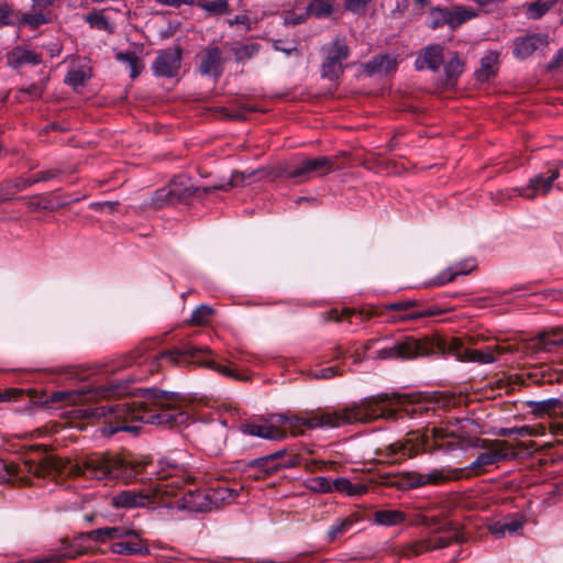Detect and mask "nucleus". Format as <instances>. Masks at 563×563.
<instances>
[{
	"label": "nucleus",
	"instance_id": "nucleus-58",
	"mask_svg": "<svg viewBox=\"0 0 563 563\" xmlns=\"http://www.w3.org/2000/svg\"><path fill=\"white\" fill-rule=\"evenodd\" d=\"M484 13H493L500 7L499 0H473Z\"/></svg>",
	"mask_w": 563,
	"mask_h": 563
},
{
	"label": "nucleus",
	"instance_id": "nucleus-57",
	"mask_svg": "<svg viewBox=\"0 0 563 563\" xmlns=\"http://www.w3.org/2000/svg\"><path fill=\"white\" fill-rule=\"evenodd\" d=\"M43 92H44V86L38 82H33V84L29 85L27 87L21 88L19 90L20 95L27 96L31 99L41 98Z\"/></svg>",
	"mask_w": 563,
	"mask_h": 563
},
{
	"label": "nucleus",
	"instance_id": "nucleus-64",
	"mask_svg": "<svg viewBox=\"0 0 563 563\" xmlns=\"http://www.w3.org/2000/svg\"><path fill=\"white\" fill-rule=\"evenodd\" d=\"M563 66V47L558 51L553 58L549 62L548 68L550 70L556 69Z\"/></svg>",
	"mask_w": 563,
	"mask_h": 563
},
{
	"label": "nucleus",
	"instance_id": "nucleus-53",
	"mask_svg": "<svg viewBox=\"0 0 563 563\" xmlns=\"http://www.w3.org/2000/svg\"><path fill=\"white\" fill-rule=\"evenodd\" d=\"M201 364L208 368H211V369L220 373L221 375H223L225 377L239 378V375L233 369H231L227 365H222V364L218 363L214 360H207V361L201 362Z\"/></svg>",
	"mask_w": 563,
	"mask_h": 563
},
{
	"label": "nucleus",
	"instance_id": "nucleus-26",
	"mask_svg": "<svg viewBox=\"0 0 563 563\" xmlns=\"http://www.w3.org/2000/svg\"><path fill=\"white\" fill-rule=\"evenodd\" d=\"M526 519L520 514H511L500 520L489 525V532L498 538L504 537L507 532L515 534L523 529Z\"/></svg>",
	"mask_w": 563,
	"mask_h": 563
},
{
	"label": "nucleus",
	"instance_id": "nucleus-47",
	"mask_svg": "<svg viewBox=\"0 0 563 563\" xmlns=\"http://www.w3.org/2000/svg\"><path fill=\"white\" fill-rule=\"evenodd\" d=\"M213 313V308L208 305H200L191 312L189 323L191 325H203L209 321Z\"/></svg>",
	"mask_w": 563,
	"mask_h": 563
},
{
	"label": "nucleus",
	"instance_id": "nucleus-59",
	"mask_svg": "<svg viewBox=\"0 0 563 563\" xmlns=\"http://www.w3.org/2000/svg\"><path fill=\"white\" fill-rule=\"evenodd\" d=\"M60 174L59 169H47L38 172L34 175L36 183L41 181H49L52 179H55Z\"/></svg>",
	"mask_w": 563,
	"mask_h": 563
},
{
	"label": "nucleus",
	"instance_id": "nucleus-2",
	"mask_svg": "<svg viewBox=\"0 0 563 563\" xmlns=\"http://www.w3.org/2000/svg\"><path fill=\"white\" fill-rule=\"evenodd\" d=\"M426 409L421 404H413L407 397L399 395L379 394L365 397L358 402H353L342 409L325 412H306L305 415L286 413L287 427L294 429L306 426L316 428H340L353 423H368L383 419L398 421L405 417L413 418L416 413Z\"/></svg>",
	"mask_w": 563,
	"mask_h": 563
},
{
	"label": "nucleus",
	"instance_id": "nucleus-18",
	"mask_svg": "<svg viewBox=\"0 0 563 563\" xmlns=\"http://www.w3.org/2000/svg\"><path fill=\"white\" fill-rule=\"evenodd\" d=\"M183 51L180 47L161 49L152 64L154 76L173 78L178 75L181 67Z\"/></svg>",
	"mask_w": 563,
	"mask_h": 563
},
{
	"label": "nucleus",
	"instance_id": "nucleus-28",
	"mask_svg": "<svg viewBox=\"0 0 563 563\" xmlns=\"http://www.w3.org/2000/svg\"><path fill=\"white\" fill-rule=\"evenodd\" d=\"M228 434L224 424L210 426L202 434V442L212 454H218L225 444Z\"/></svg>",
	"mask_w": 563,
	"mask_h": 563
},
{
	"label": "nucleus",
	"instance_id": "nucleus-27",
	"mask_svg": "<svg viewBox=\"0 0 563 563\" xmlns=\"http://www.w3.org/2000/svg\"><path fill=\"white\" fill-rule=\"evenodd\" d=\"M476 267L474 260H465L463 262L457 263L454 266L448 267L442 271L440 274L434 276L429 285L430 286H443L448 283L453 282L457 276L467 275Z\"/></svg>",
	"mask_w": 563,
	"mask_h": 563
},
{
	"label": "nucleus",
	"instance_id": "nucleus-22",
	"mask_svg": "<svg viewBox=\"0 0 563 563\" xmlns=\"http://www.w3.org/2000/svg\"><path fill=\"white\" fill-rule=\"evenodd\" d=\"M549 45V35L544 33H533L516 37L514 42L512 54L519 59H526L537 49Z\"/></svg>",
	"mask_w": 563,
	"mask_h": 563
},
{
	"label": "nucleus",
	"instance_id": "nucleus-45",
	"mask_svg": "<svg viewBox=\"0 0 563 563\" xmlns=\"http://www.w3.org/2000/svg\"><path fill=\"white\" fill-rule=\"evenodd\" d=\"M261 45L256 42L246 43L233 48L234 58L236 63H243L253 58L260 52Z\"/></svg>",
	"mask_w": 563,
	"mask_h": 563
},
{
	"label": "nucleus",
	"instance_id": "nucleus-32",
	"mask_svg": "<svg viewBox=\"0 0 563 563\" xmlns=\"http://www.w3.org/2000/svg\"><path fill=\"white\" fill-rule=\"evenodd\" d=\"M211 510L233 500L238 494L234 489L224 486L207 488Z\"/></svg>",
	"mask_w": 563,
	"mask_h": 563
},
{
	"label": "nucleus",
	"instance_id": "nucleus-29",
	"mask_svg": "<svg viewBox=\"0 0 563 563\" xmlns=\"http://www.w3.org/2000/svg\"><path fill=\"white\" fill-rule=\"evenodd\" d=\"M444 79L448 87H454L465 70V63L457 52H451L450 58L443 63Z\"/></svg>",
	"mask_w": 563,
	"mask_h": 563
},
{
	"label": "nucleus",
	"instance_id": "nucleus-36",
	"mask_svg": "<svg viewBox=\"0 0 563 563\" xmlns=\"http://www.w3.org/2000/svg\"><path fill=\"white\" fill-rule=\"evenodd\" d=\"M405 520V514L399 510H377L374 512V522L379 526L393 527Z\"/></svg>",
	"mask_w": 563,
	"mask_h": 563
},
{
	"label": "nucleus",
	"instance_id": "nucleus-48",
	"mask_svg": "<svg viewBox=\"0 0 563 563\" xmlns=\"http://www.w3.org/2000/svg\"><path fill=\"white\" fill-rule=\"evenodd\" d=\"M283 455L277 460H274L276 472L280 468H291L300 463L301 457L292 451L278 450Z\"/></svg>",
	"mask_w": 563,
	"mask_h": 563
},
{
	"label": "nucleus",
	"instance_id": "nucleus-21",
	"mask_svg": "<svg viewBox=\"0 0 563 563\" xmlns=\"http://www.w3.org/2000/svg\"><path fill=\"white\" fill-rule=\"evenodd\" d=\"M223 64L222 49L218 46L209 45L200 56L197 69L200 75L219 80L223 74Z\"/></svg>",
	"mask_w": 563,
	"mask_h": 563
},
{
	"label": "nucleus",
	"instance_id": "nucleus-56",
	"mask_svg": "<svg viewBox=\"0 0 563 563\" xmlns=\"http://www.w3.org/2000/svg\"><path fill=\"white\" fill-rule=\"evenodd\" d=\"M373 0H344L345 10L354 14H363Z\"/></svg>",
	"mask_w": 563,
	"mask_h": 563
},
{
	"label": "nucleus",
	"instance_id": "nucleus-35",
	"mask_svg": "<svg viewBox=\"0 0 563 563\" xmlns=\"http://www.w3.org/2000/svg\"><path fill=\"white\" fill-rule=\"evenodd\" d=\"M476 16L477 13L474 10L461 5H455L453 9H450L449 27L451 30H455L466 21Z\"/></svg>",
	"mask_w": 563,
	"mask_h": 563
},
{
	"label": "nucleus",
	"instance_id": "nucleus-37",
	"mask_svg": "<svg viewBox=\"0 0 563 563\" xmlns=\"http://www.w3.org/2000/svg\"><path fill=\"white\" fill-rule=\"evenodd\" d=\"M333 13V5L329 0H310L306 8V15L316 19H325Z\"/></svg>",
	"mask_w": 563,
	"mask_h": 563
},
{
	"label": "nucleus",
	"instance_id": "nucleus-19",
	"mask_svg": "<svg viewBox=\"0 0 563 563\" xmlns=\"http://www.w3.org/2000/svg\"><path fill=\"white\" fill-rule=\"evenodd\" d=\"M444 45L442 43H432L423 46L417 53L413 66L418 71L430 70L438 73L444 63Z\"/></svg>",
	"mask_w": 563,
	"mask_h": 563
},
{
	"label": "nucleus",
	"instance_id": "nucleus-30",
	"mask_svg": "<svg viewBox=\"0 0 563 563\" xmlns=\"http://www.w3.org/2000/svg\"><path fill=\"white\" fill-rule=\"evenodd\" d=\"M367 490V485L362 483H352L346 477H338L332 482V493L338 492L350 497H358L366 494Z\"/></svg>",
	"mask_w": 563,
	"mask_h": 563
},
{
	"label": "nucleus",
	"instance_id": "nucleus-51",
	"mask_svg": "<svg viewBox=\"0 0 563 563\" xmlns=\"http://www.w3.org/2000/svg\"><path fill=\"white\" fill-rule=\"evenodd\" d=\"M353 526V521L351 519H342L334 522L329 531H328V539L330 542L334 541L339 536L345 533L351 529Z\"/></svg>",
	"mask_w": 563,
	"mask_h": 563
},
{
	"label": "nucleus",
	"instance_id": "nucleus-49",
	"mask_svg": "<svg viewBox=\"0 0 563 563\" xmlns=\"http://www.w3.org/2000/svg\"><path fill=\"white\" fill-rule=\"evenodd\" d=\"M16 25L15 9L8 2H0V29Z\"/></svg>",
	"mask_w": 563,
	"mask_h": 563
},
{
	"label": "nucleus",
	"instance_id": "nucleus-44",
	"mask_svg": "<svg viewBox=\"0 0 563 563\" xmlns=\"http://www.w3.org/2000/svg\"><path fill=\"white\" fill-rule=\"evenodd\" d=\"M305 487L313 493L318 494H331L332 493V482L325 476H316L306 479Z\"/></svg>",
	"mask_w": 563,
	"mask_h": 563
},
{
	"label": "nucleus",
	"instance_id": "nucleus-61",
	"mask_svg": "<svg viewBox=\"0 0 563 563\" xmlns=\"http://www.w3.org/2000/svg\"><path fill=\"white\" fill-rule=\"evenodd\" d=\"M34 200L31 202V207L34 209H45V210H53L54 207L52 205V201L44 196H36L34 197Z\"/></svg>",
	"mask_w": 563,
	"mask_h": 563
},
{
	"label": "nucleus",
	"instance_id": "nucleus-15",
	"mask_svg": "<svg viewBox=\"0 0 563 563\" xmlns=\"http://www.w3.org/2000/svg\"><path fill=\"white\" fill-rule=\"evenodd\" d=\"M323 62L321 77L331 81L338 80L344 73L343 62L350 56V47L344 37H336L320 49Z\"/></svg>",
	"mask_w": 563,
	"mask_h": 563
},
{
	"label": "nucleus",
	"instance_id": "nucleus-3",
	"mask_svg": "<svg viewBox=\"0 0 563 563\" xmlns=\"http://www.w3.org/2000/svg\"><path fill=\"white\" fill-rule=\"evenodd\" d=\"M518 351L515 344L501 343L487 345L483 349H468L461 339L452 338L449 342L438 336H423L417 339L405 336L395 341L393 345L376 351L379 360H413L417 357H433L445 354L453 355L457 361L473 362L478 364H492L504 354H511Z\"/></svg>",
	"mask_w": 563,
	"mask_h": 563
},
{
	"label": "nucleus",
	"instance_id": "nucleus-1",
	"mask_svg": "<svg viewBox=\"0 0 563 563\" xmlns=\"http://www.w3.org/2000/svg\"><path fill=\"white\" fill-rule=\"evenodd\" d=\"M139 379L142 377L135 375L108 382L97 377L78 388L54 391L49 400L81 407L78 412L82 418L104 419L101 432L106 437L136 432L140 427L135 421L175 428L189 420L185 396L157 387L132 389L131 383Z\"/></svg>",
	"mask_w": 563,
	"mask_h": 563
},
{
	"label": "nucleus",
	"instance_id": "nucleus-17",
	"mask_svg": "<svg viewBox=\"0 0 563 563\" xmlns=\"http://www.w3.org/2000/svg\"><path fill=\"white\" fill-rule=\"evenodd\" d=\"M561 170H563V162L555 169L548 172L549 175L538 174L530 178L529 183L522 187H516L512 189L517 196H521L526 199H534L538 196L548 195L554 186V181L560 177Z\"/></svg>",
	"mask_w": 563,
	"mask_h": 563
},
{
	"label": "nucleus",
	"instance_id": "nucleus-6",
	"mask_svg": "<svg viewBox=\"0 0 563 563\" xmlns=\"http://www.w3.org/2000/svg\"><path fill=\"white\" fill-rule=\"evenodd\" d=\"M449 434L439 428H431L424 431L415 430L384 449L380 450V455L387 460L388 463H401L407 459H412L421 453H430L435 450L455 451L463 449L460 442L441 441L448 438Z\"/></svg>",
	"mask_w": 563,
	"mask_h": 563
},
{
	"label": "nucleus",
	"instance_id": "nucleus-46",
	"mask_svg": "<svg viewBox=\"0 0 563 563\" xmlns=\"http://www.w3.org/2000/svg\"><path fill=\"white\" fill-rule=\"evenodd\" d=\"M91 29L112 33V25L101 11L90 12L85 18Z\"/></svg>",
	"mask_w": 563,
	"mask_h": 563
},
{
	"label": "nucleus",
	"instance_id": "nucleus-33",
	"mask_svg": "<svg viewBox=\"0 0 563 563\" xmlns=\"http://www.w3.org/2000/svg\"><path fill=\"white\" fill-rule=\"evenodd\" d=\"M194 7H198L207 12L209 16H220L231 13L228 0H199Z\"/></svg>",
	"mask_w": 563,
	"mask_h": 563
},
{
	"label": "nucleus",
	"instance_id": "nucleus-24",
	"mask_svg": "<svg viewBox=\"0 0 563 563\" xmlns=\"http://www.w3.org/2000/svg\"><path fill=\"white\" fill-rule=\"evenodd\" d=\"M531 354L552 352L555 347H563V328H554L533 338L527 346Z\"/></svg>",
	"mask_w": 563,
	"mask_h": 563
},
{
	"label": "nucleus",
	"instance_id": "nucleus-12",
	"mask_svg": "<svg viewBox=\"0 0 563 563\" xmlns=\"http://www.w3.org/2000/svg\"><path fill=\"white\" fill-rule=\"evenodd\" d=\"M286 413H272L258 416L244 420L239 424V431L245 435L256 437L265 440H283L286 438L287 427Z\"/></svg>",
	"mask_w": 563,
	"mask_h": 563
},
{
	"label": "nucleus",
	"instance_id": "nucleus-25",
	"mask_svg": "<svg viewBox=\"0 0 563 563\" xmlns=\"http://www.w3.org/2000/svg\"><path fill=\"white\" fill-rule=\"evenodd\" d=\"M397 66V58L387 53L375 55L372 59L361 65L363 73L367 77H373L375 75H388L396 71Z\"/></svg>",
	"mask_w": 563,
	"mask_h": 563
},
{
	"label": "nucleus",
	"instance_id": "nucleus-20",
	"mask_svg": "<svg viewBox=\"0 0 563 563\" xmlns=\"http://www.w3.org/2000/svg\"><path fill=\"white\" fill-rule=\"evenodd\" d=\"M417 300H399L385 306L386 310L402 312L394 318V321L418 320L428 317H434L442 313V310L437 307H428L421 310L410 311V309L418 307Z\"/></svg>",
	"mask_w": 563,
	"mask_h": 563
},
{
	"label": "nucleus",
	"instance_id": "nucleus-60",
	"mask_svg": "<svg viewBox=\"0 0 563 563\" xmlns=\"http://www.w3.org/2000/svg\"><path fill=\"white\" fill-rule=\"evenodd\" d=\"M428 484H439L448 479L446 476L439 470H433L429 473L423 474Z\"/></svg>",
	"mask_w": 563,
	"mask_h": 563
},
{
	"label": "nucleus",
	"instance_id": "nucleus-43",
	"mask_svg": "<svg viewBox=\"0 0 563 563\" xmlns=\"http://www.w3.org/2000/svg\"><path fill=\"white\" fill-rule=\"evenodd\" d=\"M115 59L120 63L126 64L130 69V77L136 78L142 71L140 58L133 52H119Z\"/></svg>",
	"mask_w": 563,
	"mask_h": 563
},
{
	"label": "nucleus",
	"instance_id": "nucleus-11",
	"mask_svg": "<svg viewBox=\"0 0 563 563\" xmlns=\"http://www.w3.org/2000/svg\"><path fill=\"white\" fill-rule=\"evenodd\" d=\"M246 179L244 173L233 172L229 181L220 185H214L212 187H203L199 188L195 186L192 179L187 175H178L175 176L168 184L172 189V196L174 198L175 203H188L190 199L200 190L203 195H208L213 190H223L228 191L233 187L243 185Z\"/></svg>",
	"mask_w": 563,
	"mask_h": 563
},
{
	"label": "nucleus",
	"instance_id": "nucleus-63",
	"mask_svg": "<svg viewBox=\"0 0 563 563\" xmlns=\"http://www.w3.org/2000/svg\"><path fill=\"white\" fill-rule=\"evenodd\" d=\"M157 3L162 5L179 8L183 4H187L194 7L196 4V0H155Z\"/></svg>",
	"mask_w": 563,
	"mask_h": 563
},
{
	"label": "nucleus",
	"instance_id": "nucleus-8",
	"mask_svg": "<svg viewBox=\"0 0 563 563\" xmlns=\"http://www.w3.org/2000/svg\"><path fill=\"white\" fill-rule=\"evenodd\" d=\"M85 474L96 479L117 478L128 481L139 471L125 460L110 455H93L85 463Z\"/></svg>",
	"mask_w": 563,
	"mask_h": 563
},
{
	"label": "nucleus",
	"instance_id": "nucleus-7",
	"mask_svg": "<svg viewBox=\"0 0 563 563\" xmlns=\"http://www.w3.org/2000/svg\"><path fill=\"white\" fill-rule=\"evenodd\" d=\"M151 345L152 342H144L130 353L123 355L119 360L114 369L129 367L134 364H146L148 372L153 374L162 367V362L176 365L180 364L183 361H187L188 358H196V356L200 353V350L197 349V346L184 344L180 347L165 350L158 354L146 356L145 353L150 350Z\"/></svg>",
	"mask_w": 563,
	"mask_h": 563
},
{
	"label": "nucleus",
	"instance_id": "nucleus-13",
	"mask_svg": "<svg viewBox=\"0 0 563 563\" xmlns=\"http://www.w3.org/2000/svg\"><path fill=\"white\" fill-rule=\"evenodd\" d=\"M185 481L176 487H169V490H174V494H166L162 501V506L167 508H176L179 510H186L188 512H208L211 511L210 501L206 489H194L188 490L180 497H178V490L181 489L183 485L191 479V476L186 471Z\"/></svg>",
	"mask_w": 563,
	"mask_h": 563
},
{
	"label": "nucleus",
	"instance_id": "nucleus-55",
	"mask_svg": "<svg viewBox=\"0 0 563 563\" xmlns=\"http://www.w3.org/2000/svg\"><path fill=\"white\" fill-rule=\"evenodd\" d=\"M14 180H5L0 184V203L11 200L19 190L14 188Z\"/></svg>",
	"mask_w": 563,
	"mask_h": 563
},
{
	"label": "nucleus",
	"instance_id": "nucleus-9",
	"mask_svg": "<svg viewBox=\"0 0 563 563\" xmlns=\"http://www.w3.org/2000/svg\"><path fill=\"white\" fill-rule=\"evenodd\" d=\"M336 158L330 156L305 157L296 164L279 168V176L294 179L296 184L307 183L313 177H322L335 170Z\"/></svg>",
	"mask_w": 563,
	"mask_h": 563
},
{
	"label": "nucleus",
	"instance_id": "nucleus-38",
	"mask_svg": "<svg viewBox=\"0 0 563 563\" xmlns=\"http://www.w3.org/2000/svg\"><path fill=\"white\" fill-rule=\"evenodd\" d=\"M15 19L16 25H27L33 30L49 22V18L42 12L20 13L19 11L15 10Z\"/></svg>",
	"mask_w": 563,
	"mask_h": 563
},
{
	"label": "nucleus",
	"instance_id": "nucleus-16",
	"mask_svg": "<svg viewBox=\"0 0 563 563\" xmlns=\"http://www.w3.org/2000/svg\"><path fill=\"white\" fill-rule=\"evenodd\" d=\"M432 523L428 522V527L432 529V534L422 540L421 542L411 547L413 555H419L422 552L438 550L449 547L453 541H457L459 531L449 527L448 522H440L435 518L431 519Z\"/></svg>",
	"mask_w": 563,
	"mask_h": 563
},
{
	"label": "nucleus",
	"instance_id": "nucleus-50",
	"mask_svg": "<svg viewBox=\"0 0 563 563\" xmlns=\"http://www.w3.org/2000/svg\"><path fill=\"white\" fill-rule=\"evenodd\" d=\"M552 8V2L538 0L528 5L527 15L529 19L538 20Z\"/></svg>",
	"mask_w": 563,
	"mask_h": 563
},
{
	"label": "nucleus",
	"instance_id": "nucleus-10",
	"mask_svg": "<svg viewBox=\"0 0 563 563\" xmlns=\"http://www.w3.org/2000/svg\"><path fill=\"white\" fill-rule=\"evenodd\" d=\"M468 446L484 450L467 467L475 475L485 473L488 466L508 460L511 455V446L507 441L475 438Z\"/></svg>",
	"mask_w": 563,
	"mask_h": 563
},
{
	"label": "nucleus",
	"instance_id": "nucleus-40",
	"mask_svg": "<svg viewBox=\"0 0 563 563\" xmlns=\"http://www.w3.org/2000/svg\"><path fill=\"white\" fill-rule=\"evenodd\" d=\"M172 189L169 184L158 188L154 191V195L152 197L151 205L155 209H162L169 206H175L174 198L172 196Z\"/></svg>",
	"mask_w": 563,
	"mask_h": 563
},
{
	"label": "nucleus",
	"instance_id": "nucleus-14",
	"mask_svg": "<svg viewBox=\"0 0 563 563\" xmlns=\"http://www.w3.org/2000/svg\"><path fill=\"white\" fill-rule=\"evenodd\" d=\"M46 472L47 465L43 463L21 460L7 464L4 461L0 460V483L31 485L34 477H44Z\"/></svg>",
	"mask_w": 563,
	"mask_h": 563
},
{
	"label": "nucleus",
	"instance_id": "nucleus-42",
	"mask_svg": "<svg viewBox=\"0 0 563 563\" xmlns=\"http://www.w3.org/2000/svg\"><path fill=\"white\" fill-rule=\"evenodd\" d=\"M90 78L89 69L84 67L69 69L66 74L64 82L74 89L82 87L86 81Z\"/></svg>",
	"mask_w": 563,
	"mask_h": 563
},
{
	"label": "nucleus",
	"instance_id": "nucleus-52",
	"mask_svg": "<svg viewBox=\"0 0 563 563\" xmlns=\"http://www.w3.org/2000/svg\"><path fill=\"white\" fill-rule=\"evenodd\" d=\"M341 375V371L339 366H328L318 369H310L308 373V377L310 379H330L335 376Z\"/></svg>",
	"mask_w": 563,
	"mask_h": 563
},
{
	"label": "nucleus",
	"instance_id": "nucleus-62",
	"mask_svg": "<svg viewBox=\"0 0 563 563\" xmlns=\"http://www.w3.org/2000/svg\"><path fill=\"white\" fill-rule=\"evenodd\" d=\"M14 183H15L14 188H15V190H19V191H22V190L31 187L32 185L37 184L34 176L27 177V178L19 177L14 180Z\"/></svg>",
	"mask_w": 563,
	"mask_h": 563
},
{
	"label": "nucleus",
	"instance_id": "nucleus-41",
	"mask_svg": "<svg viewBox=\"0 0 563 563\" xmlns=\"http://www.w3.org/2000/svg\"><path fill=\"white\" fill-rule=\"evenodd\" d=\"M450 9L433 7L428 13V25L430 29L435 30L444 24L449 25Z\"/></svg>",
	"mask_w": 563,
	"mask_h": 563
},
{
	"label": "nucleus",
	"instance_id": "nucleus-34",
	"mask_svg": "<svg viewBox=\"0 0 563 563\" xmlns=\"http://www.w3.org/2000/svg\"><path fill=\"white\" fill-rule=\"evenodd\" d=\"M498 55L496 53H489L481 59V68L476 70L475 76L478 81H488L496 75L495 65L497 63Z\"/></svg>",
	"mask_w": 563,
	"mask_h": 563
},
{
	"label": "nucleus",
	"instance_id": "nucleus-23",
	"mask_svg": "<svg viewBox=\"0 0 563 563\" xmlns=\"http://www.w3.org/2000/svg\"><path fill=\"white\" fill-rule=\"evenodd\" d=\"M7 65L14 69H21L26 65H40L43 62L42 54L25 45H16L5 55Z\"/></svg>",
	"mask_w": 563,
	"mask_h": 563
},
{
	"label": "nucleus",
	"instance_id": "nucleus-5",
	"mask_svg": "<svg viewBox=\"0 0 563 563\" xmlns=\"http://www.w3.org/2000/svg\"><path fill=\"white\" fill-rule=\"evenodd\" d=\"M156 481L144 490L126 489L112 497L117 508H136L162 505L166 494H174L169 487L179 486L186 478V467L176 461L163 457L157 463Z\"/></svg>",
	"mask_w": 563,
	"mask_h": 563
},
{
	"label": "nucleus",
	"instance_id": "nucleus-54",
	"mask_svg": "<svg viewBox=\"0 0 563 563\" xmlns=\"http://www.w3.org/2000/svg\"><path fill=\"white\" fill-rule=\"evenodd\" d=\"M358 314L361 320H363L362 312H356L354 309L345 308L342 311L338 309H332L328 312V319L341 322L342 320H350L353 316Z\"/></svg>",
	"mask_w": 563,
	"mask_h": 563
},
{
	"label": "nucleus",
	"instance_id": "nucleus-4",
	"mask_svg": "<svg viewBox=\"0 0 563 563\" xmlns=\"http://www.w3.org/2000/svg\"><path fill=\"white\" fill-rule=\"evenodd\" d=\"M142 536L143 531L136 529L133 525L103 527L80 532L70 542L63 541L59 554L32 561L22 560L18 563H62V559H75L95 545L107 543H109V549L114 554L146 556L151 553L150 545L148 541Z\"/></svg>",
	"mask_w": 563,
	"mask_h": 563
},
{
	"label": "nucleus",
	"instance_id": "nucleus-31",
	"mask_svg": "<svg viewBox=\"0 0 563 563\" xmlns=\"http://www.w3.org/2000/svg\"><path fill=\"white\" fill-rule=\"evenodd\" d=\"M283 455L282 452H274L254 460H251L246 463L247 468H253L258 471L263 476L273 474L276 472V466L274 460H277Z\"/></svg>",
	"mask_w": 563,
	"mask_h": 563
},
{
	"label": "nucleus",
	"instance_id": "nucleus-39",
	"mask_svg": "<svg viewBox=\"0 0 563 563\" xmlns=\"http://www.w3.org/2000/svg\"><path fill=\"white\" fill-rule=\"evenodd\" d=\"M530 407L537 415H552L563 408V402L559 398H549L541 401H531Z\"/></svg>",
	"mask_w": 563,
	"mask_h": 563
}]
</instances>
